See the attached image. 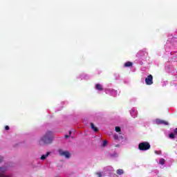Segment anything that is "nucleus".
I'll return each mask as SVG.
<instances>
[{
  "label": "nucleus",
  "mask_w": 177,
  "mask_h": 177,
  "mask_svg": "<svg viewBox=\"0 0 177 177\" xmlns=\"http://www.w3.org/2000/svg\"><path fill=\"white\" fill-rule=\"evenodd\" d=\"M59 153L60 156H63L66 158H70L71 155H70V153L68 151L60 149L59 151Z\"/></svg>",
  "instance_id": "obj_4"
},
{
  "label": "nucleus",
  "mask_w": 177,
  "mask_h": 177,
  "mask_svg": "<svg viewBox=\"0 0 177 177\" xmlns=\"http://www.w3.org/2000/svg\"><path fill=\"white\" fill-rule=\"evenodd\" d=\"M155 124H157L158 125H160V124H162V125H168V122L160 119H156L155 120Z\"/></svg>",
  "instance_id": "obj_6"
},
{
  "label": "nucleus",
  "mask_w": 177,
  "mask_h": 177,
  "mask_svg": "<svg viewBox=\"0 0 177 177\" xmlns=\"http://www.w3.org/2000/svg\"><path fill=\"white\" fill-rule=\"evenodd\" d=\"M53 140V133L52 131H47L39 140V145L44 146V145H49Z\"/></svg>",
  "instance_id": "obj_1"
},
{
  "label": "nucleus",
  "mask_w": 177,
  "mask_h": 177,
  "mask_svg": "<svg viewBox=\"0 0 177 177\" xmlns=\"http://www.w3.org/2000/svg\"><path fill=\"white\" fill-rule=\"evenodd\" d=\"M113 138H114V139H115V140H118V139H120L121 136H118V135L115 134V135L113 136Z\"/></svg>",
  "instance_id": "obj_15"
},
{
  "label": "nucleus",
  "mask_w": 177,
  "mask_h": 177,
  "mask_svg": "<svg viewBox=\"0 0 177 177\" xmlns=\"http://www.w3.org/2000/svg\"><path fill=\"white\" fill-rule=\"evenodd\" d=\"M150 147V143H149L148 142H142L138 145L139 150H141L142 151H146L147 150H149Z\"/></svg>",
  "instance_id": "obj_2"
},
{
  "label": "nucleus",
  "mask_w": 177,
  "mask_h": 177,
  "mask_svg": "<svg viewBox=\"0 0 177 177\" xmlns=\"http://www.w3.org/2000/svg\"><path fill=\"white\" fill-rule=\"evenodd\" d=\"M66 139H67V138H68V136H65Z\"/></svg>",
  "instance_id": "obj_22"
},
{
  "label": "nucleus",
  "mask_w": 177,
  "mask_h": 177,
  "mask_svg": "<svg viewBox=\"0 0 177 177\" xmlns=\"http://www.w3.org/2000/svg\"><path fill=\"white\" fill-rule=\"evenodd\" d=\"M117 174L118 175H122V174H124V170L119 169L117 170Z\"/></svg>",
  "instance_id": "obj_14"
},
{
  "label": "nucleus",
  "mask_w": 177,
  "mask_h": 177,
  "mask_svg": "<svg viewBox=\"0 0 177 177\" xmlns=\"http://www.w3.org/2000/svg\"><path fill=\"white\" fill-rule=\"evenodd\" d=\"M107 95H111V96H117V91L112 88H107L105 90Z\"/></svg>",
  "instance_id": "obj_3"
},
{
  "label": "nucleus",
  "mask_w": 177,
  "mask_h": 177,
  "mask_svg": "<svg viewBox=\"0 0 177 177\" xmlns=\"http://www.w3.org/2000/svg\"><path fill=\"white\" fill-rule=\"evenodd\" d=\"M130 114L133 118H136V117H138V111H136L135 109H133L130 111Z\"/></svg>",
  "instance_id": "obj_7"
},
{
  "label": "nucleus",
  "mask_w": 177,
  "mask_h": 177,
  "mask_svg": "<svg viewBox=\"0 0 177 177\" xmlns=\"http://www.w3.org/2000/svg\"><path fill=\"white\" fill-rule=\"evenodd\" d=\"M159 164H160V165H164V164H165V159L164 158L160 159Z\"/></svg>",
  "instance_id": "obj_13"
},
{
  "label": "nucleus",
  "mask_w": 177,
  "mask_h": 177,
  "mask_svg": "<svg viewBox=\"0 0 177 177\" xmlns=\"http://www.w3.org/2000/svg\"><path fill=\"white\" fill-rule=\"evenodd\" d=\"M132 66V62H128L124 64V67H131Z\"/></svg>",
  "instance_id": "obj_12"
},
{
  "label": "nucleus",
  "mask_w": 177,
  "mask_h": 177,
  "mask_svg": "<svg viewBox=\"0 0 177 177\" xmlns=\"http://www.w3.org/2000/svg\"><path fill=\"white\" fill-rule=\"evenodd\" d=\"M115 130L116 132H121V128L120 127H115Z\"/></svg>",
  "instance_id": "obj_16"
},
{
  "label": "nucleus",
  "mask_w": 177,
  "mask_h": 177,
  "mask_svg": "<svg viewBox=\"0 0 177 177\" xmlns=\"http://www.w3.org/2000/svg\"><path fill=\"white\" fill-rule=\"evenodd\" d=\"M174 133L177 135V128L174 129Z\"/></svg>",
  "instance_id": "obj_20"
},
{
  "label": "nucleus",
  "mask_w": 177,
  "mask_h": 177,
  "mask_svg": "<svg viewBox=\"0 0 177 177\" xmlns=\"http://www.w3.org/2000/svg\"><path fill=\"white\" fill-rule=\"evenodd\" d=\"M95 89H97V91H103V86L100 84H95Z\"/></svg>",
  "instance_id": "obj_9"
},
{
  "label": "nucleus",
  "mask_w": 177,
  "mask_h": 177,
  "mask_svg": "<svg viewBox=\"0 0 177 177\" xmlns=\"http://www.w3.org/2000/svg\"><path fill=\"white\" fill-rule=\"evenodd\" d=\"M49 154H50V152H47L46 154L42 155L41 156V160H46V158L49 156Z\"/></svg>",
  "instance_id": "obj_10"
},
{
  "label": "nucleus",
  "mask_w": 177,
  "mask_h": 177,
  "mask_svg": "<svg viewBox=\"0 0 177 177\" xmlns=\"http://www.w3.org/2000/svg\"><path fill=\"white\" fill-rule=\"evenodd\" d=\"M145 83L147 85H152L153 84V75H149L145 79Z\"/></svg>",
  "instance_id": "obj_5"
},
{
  "label": "nucleus",
  "mask_w": 177,
  "mask_h": 177,
  "mask_svg": "<svg viewBox=\"0 0 177 177\" xmlns=\"http://www.w3.org/2000/svg\"><path fill=\"white\" fill-rule=\"evenodd\" d=\"M6 172V167H0V177L1 175H10Z\"/></svg>",
  "instance_id": "obj_8"
},
{
  "label": "nucleus",
  "mask_w": 177,
  "mask_h": 177,
  "mask_svg": "<svg viewBox=\"0 0 177 177\" xmlns=\"http://www.w3.org/2000/svg\"><path fill=\"white\" fill-rule=\"evenodd\" d=\"M169 138H170V139H174L175 138V135L171 133L169 134Z\"/></svg>",
  "instance_id": "obj_18"
},
{
  "label": "nucleus",
  "mask_w": 177,
  "mask_h": 177,
  "mask_svg": "<svg viewBox=\"0 0 177 177\" xmlns=\"http://www.w3.org/2000/svg\"><path fill=\"white\" fill-rule=\"evenodd\" d=\"M69 133L71 134V131H70Z\"/></svg>",
  "instance_id": "obj_23"
},
{
  "label": "nucleus",
  "mask_w": 177,
  "mask_h": 177,
  "mask_svg": "<svg viewBox=\"0 0 177 177\" xmlns=\"http://www.w3.org/2000/svg\"><path fill=\"white\" fill-rule=\"evenodd\" d=\"M91 129H93V131H94L95 132H97V127H95V124H93V123L91 124Z\"/></svg>",
  "instance_id": "obj_11"
},
{
  "label": "nucleus",
  "mask_w": 177,
  "mask_h": 177,
  "mask_svg": "<svg viewBox=\"0 0 177 177\" xmlns=\"http://www.w3.org/2000/svg\"><path fill=\"white\" fill-rule=\"evenodd\" d=\"M106 146H107V140H104L102 142V147H104Z\"/></svg>",
  "instance_id": "obj_17"
},
{
  "label": "nucleus",
  "mask_w": 177,
  "mask_h": 177,
  "mask_svg": "<svg viewBox=\"0 0 177 177\" xmlns=\"http://www.w3.org/2000/svg\"><path fill=\"white\" fill-rule=\"evenodd\" d=\"M5 129H6V131H8V129H9V126H6Z\"/></svg>",
  "instance_id": "obj_19"
},
{
  "label": "nucleus",
  "mask_w": 177,
  "mask_h": 177,
  "mask_svg": "<svg viewBox=\"0 0 177 177\" xmlns=\"http://www.w3.org/2000/svg\"><path fill=\"white\" fill-rule=\"evenodd\" d=\"M155 153H156V154H158V151H155Z\"/></svg>",
  "instance_id": "obj_21"
}]
</instances>
